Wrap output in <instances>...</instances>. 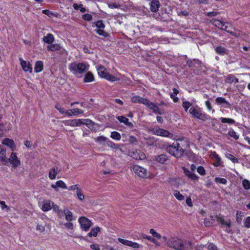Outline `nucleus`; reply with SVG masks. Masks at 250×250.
Returning <instances> with one entry per match:
<instances>
[{
	"instance_id": "obj_40",
	"label": "nucleus",
	"mask_w": 250,
	"mask_h": 250,
	"mask_svg": "<svg viewBox=\"0 0 250 250\" xmlns=\"http://www.w3.org/2000/svg\"><path fill=\"white\" fill-rule=\"evenodd\" d=\"M242 185L245 189L248 190L250 189V182L249 180L247 179L243 180L242 181Z\"/></svg>"
},
{
	"instance_id": "obj_56",
	"label": "nucleus",
	"mask_w": 250,
	"mask_h": 250,
	"mask_svg": "<svg viewBox=\"0 0 250 250\" xmlns=\"http://www.w3.org/2000/svg\"><path fill=\"white\" fill-rule=\"evenodd\" d=\"M36 229L38 231H39L40 233L43 232L44 231L45 228L44 226L38 224L37 225Z\"/></svg>"
},
{
	"instance_id": "obj_44",
	"label": "nucleus",
	"mask_w": 250,
	"mask_h": 250,
	"mask_svg": "<svg viewBox=\"0 0 250 250\" xmlns=\"http://www.w3.org/2000/svg\"><path fill=\"white\" fill-rule=\"evenodd\" d=\"M244 226L246 228H250V216L247 217L244 220Z\"/></svg>"
},
{
	"instance_id": "obj_55",
	"label": "nucleus",
	"mask_w": 250,
	"mask_h": 250,
	"mask_svg": "<svg viewBox=\"0 0 250 250\" xmlns=\"http://www.w3.org/2000/svg\"><path fill=\"white\" fill-rule=\"evenodd\" d=\"M92 18V16L89 14H85L83 15V19L87 21H91Z\"/></svg>"
},
{
	"instance_id": "obj_12",
	"label": "nucleus",
	"mask_w": 250,
	"mask_h": 250,
	"mask_svg": "<svg viewBox=\"0 0 250 250\" xmlns=\"http://www.w3.org/2000/svg\"><path fill=\"white\" fill-rule=\"evenodd\" d=\"M97 71L98 74L101 77L106 78L108 80H109V74L104 67L102 66L99 67L97 69Z\"/></svg>"
},
{
	"instance_id": "obj_6",
	"label": "nucleus",
	"mask_w": 250,
	"mask_h": 250,
	"mask_svg": "<svg viewBox=\"0 0 250 250\" xmlns=\"http://www.w3.org/2000/svg\"><path fill=\"white\" fill-rule=\"evenodd\" d=\"M216 221L222 226H226L227 228L226 231L228 233H229L231 231V221L229 219L225 220V219L221 216L216 215L215 217Z\"/></svg>"
},
{
	"instance_id": "obj_54",
	"label": "nucleus",
	"mask_w": 250,
	"mask_h": 250,
	"mask_svg": "<svg viewBox=\"0 0 250 250\" xmlns=\"http://www.w3.org/2000/svg\"><path fill=\"white\" fill-rule=\"evenodd\" d=\"M107 140V138L104 136H100L97 137L96 139V141L100 143H104Z\"/></svg>"
},
{
	"instance_id": "obj_52",
	"label": "nucleus",
	"mask_w": 250,
	"mask_h": 250,
	"mask_svg": "<svg viewBox=\"0 0 250 250\" xmlns=\"http://www.w3.org/2000/svg\"><path fill=\"white\" fill-rule=\"evenodd\" d=\"M118 240L121 243H122L125 245L129 246V243H130V241H129L127 240H125V239L120 238H119Z\"/></svg>"
},
{
	"instance_id": "obj_14",
	"label": "nucleus",
	"mask_w": 250,
	"mask_h": 250,
	"mask_svg": "<svg viewBox=\"0 0 250 250\" xmlns=\"http://www.w3.org/2000/svg\"><path fill=\"white\" fill-rule=\"evenodd\" d=\"M51 187L54 188L56 191L58 190V188H61L62 189H67V187L66 184L62 180L57 181L55 185L52 184Z\"/></svg>"
},
{
	"instance_id": "obj_27",
	"label": "nucleus",
	"mask_w": 250,
	"mask_h": 250,
	"mask_svg": "<svg viewBox=\"0 0 250 250\" xmlns=\"http://www.w3.org/2000/svg\"><path fill=\"white\" fill-rule=\"evenodd\" d=\"M94 80V75L90 72H88L85 75L83 81L85 83H89L93 81Z\"/></svg>"
},
{
	"instance_id": "obj_57",
	"label": "nucleus",
	"mask_w": 250,
	"mask_h": 250,
	"mask_svg": "<svg viewBox=\"0 0 250 250\" xmlns=\"http://www.w3.org/2000/svg\"><path fill=\"white\" fill-rule=\"evenodd\" d=\"M128 142L130 144H135L137 142V139L135 137L131 136L129 137Z\"/></svg>"
},
{
	"instance_id": "obj_22",
	"label": "nucleus",
	"mask_w": 250,
	"mask_h": 250,
	"mask_svg": "<svg viewBox=\"0 0 250 250\" xmlns=\"http://www.w3.org/2000/svg\"><path fill=\"white\" fill-rule=\"evenodd\" d=\"M214 48L216 52L220 55H224L227 53V49L223 46H214Z\"/></svg>"
},
{
	"instance_id": "obj_28",
	"label": "nucleus",
	"mask_w": 250,
	"mask_h": 250,
	"mask_svg": "<svg viewBox=\"0 0 250 250\" xmlns=\"http://www.w3.org/2000/svg\"><path fill=\"white\" fill-rule=\"evenodd\" d=\"M84 123L82 121V119H74L71 120L70 126H79Z\"/></svg>"
},
{
	"instance_id": "obj_43",
	"label": "nucleus",
	"mask_w": 250,
	"mask_h": 250,
	"mask_svg": "<svg viewBox=\"0 0 250 250\" xmlns=\"http://www.w3.org/2000/svg\"><path fill=\"white\" fill-rule=\"evenodd\" d=\"M122 146L123 145L115 144L114 143L110 142V147L117 149V150H119L120 151H122L120 147Z\"/></svg>"
},
{
	"instance_id": "obj_29",
	"label": "nucleus",
	"mask_w": 250,
	"mask_h": 250,
	"mask_svg": "<svg viewBox=\"0 0 250 250\" xmlns=\"http://www.w3.org/2000/svg\"><path fill=\"white\" fill-rule=\"evenodd\" d=\"M43 40L44 42L50 44L54 42V38L53 35L49 33L46 36L43 37Z\"/></svg>"
},
{
	"instance_id": "obj_32",
	"label": "nucleus",
	"mask_w": 250,
	"mask_h": 250,
	"mask_svg": "<svg viewBox=\"0 0 250 250\" xmlns=\"http://www.w3.org/2000/svg\"><path fill=\"white\" fill-rule=\"evenodd\" d=\"M128 155L136 160L141 159V157L139 156L138 152L136 150H129Z\"/></svg>"
},
{
	"instance_id": "obj_30",
	"label": "nucleus",
	"mask_w": 250,
	"mask_h": 250,
	"mask_svg": "<svg viewBox=\"0 0 250 250\" xmlns=\"http://www.w3.org/2000/svg\"><path fill=\"white\" fill-rule=\"evenodd\" d=\"M100 231L99 227L92 228L90 231L88 233V236L90 237L92 236L96 237L97 235L98 232Z\"/></svg>"
},
{
	"instance_id": "obj_3",
	"label": "nucleus",
	"mask_w": 250,
	"mask_h": 250,
	"mask_svg": "<svg viewBox=\"0 0 250 250\" xmlns=\"http://www.w3.org/2000/svg\"><path fill=\"white\" fill-rule=\"evenodd\" d=\"M189 113L194 117L197 119L205 121L208 119V116L205 113H203L200 109L197 106L196 107H191L189 110Z\"/></svg>"
},
{
	"instance_id": "obj_18",
	"label": "nucleus",
	"mask_w": 250,
	"mask_h": 250,
	"mask_svg": "<svg viewBox=\"0 0 250 250\" xmlns=\"http://www.w3.org/2000/svg\"><path fill=\"white\" fill-rule=\"evenodd\" d=\"M184 172L185 174L187 176L188 178L192 179V180H197L198 176L192 172H190L188 169L184 168Z\"/></svg>"
},
{
	"instance_id": "obj_23",
	"label": "nucleus",
	"mask_w": 250,
	"mask_h": 250,
	"mask_svg": "<svg viewBox=\"0 0 250 250\" xmlns=\"http://www.w3.org/2000/svg\"><path fill=\"white\" fill-rule=\"evenodd\" d=\"M53 206V203L51 201H47L44 203L42 207V209L44 211H47L52 208V207Z\"/></svg>"
},
{
	"instance_id": "obj_33",
	"label": "nucleus",
	"mask_w": 250,
	"mask_h": 250,
	"mask_svg": "<svg viewBox=\"0 0 250 250\" xmlns=\"http://www.w3.org/2000/svg\"><path fill=\"white\" fill-rule=\"evenodd\" d=\"M43 69V63L42 61H38L35 64V71L37 73L41 72Z\"/></svg>"
},
{
	"instance_id": "obj_51",
	"label": "nucleus",
	"mask_w": 250,
	"mask_h": 250,
	"mask_svg": "<svg viewBox=\"0 0 250 250\" xmlns=\"http://www.w3.org/2000/svg\"><path fill=\"white\" fill-rule=\"evenodd\" d=\"M197 172L201 175H205L206 174L204 168L200 166L197 168Z\"/></svg>"
},
{
	"instance_id": "obj_31",
	"label": "nucleus",
	"mask_w": 250,
	"mask_h": 250,
	"mask_svg": "<svg viewBox=\"0 0 250 250\" xmlns=\"http://www.w3.org/2000/svg\"><path fill=\"white\" fill-rule=\"evenodd\" d=\"M212 23L213 24H214L215 26L217 27L218 28H220V29L223 28V26H224L225 25V22L220 21L219 20L213 19L212 20Z\"/></svg>"
},
{
	"instance_id": "obj_19",
	"label": "nucleus",
	"mask_w": 250,
	"mask_h": 250,
	"mask_svg": "<svg viewBox=\"0 0 250 250\" xmlns=\"http://www.w3.org/2000/svg\"><path fill=\"white\" fill-rule=\"evenodd\" d=\"M160 4L158 0H152L150 5V10L151 11L156 12L158 10Z\"/></svg>"
},
{
	"instance_id": "obj_7",
	"label": "nucleus",
	"mask_w": 250,
	"mask_h": 250,
	"mask_svg": "<svg viewBox=\"0 0 250 250\" xmlns=\"http://www.w3.org/2000/svg\"><path fill=\"white\" fill-rule=\"evenodd\" d=\"M132 168L133 171L140 177L146 178L147 177V171L144 167L138 165H134Z\"/></svg>"
},
{
	"instance_id": "obj_9",
	"label": "nucleus",
	"mask_w": 250,
	"mask_h": 250,
	"mask_svg": "<svg viewBox=\"0 0 250 250\" xmlns=\"http://www.w3.org/2000/svg\"><path fill=\"white\" fill-rule=\"evenodd\" d=\"M8 161L12 164V167L16 168L21 165V162L18 159L15 153L12 152L11 154L10 158L8 159Z\"/></svg>"
},
{
	"instance_id": "obj_34",
	"label": "nucleus",
	"mask_w": 250,
	"mask_h": 250,
	"mask_svg": "<svg viewBox=\"0 0 250 250\" xmlns=\"http://www.w3.org/2000/svg\"><path fill=\"white\" fill-rule=\"evenodd\" d=\"M58 171L56 170L55 168H52L49 172V177L51 179H54L56 178V175L58 174Z\"/></svg>"
},
{
	"instance_id": "obj_37",
	"label": "nucleus",
	"mask_w": 250,
	"mask_h": 250,
	"mask_svg": "<svg viewBox=\"0 0 250 250\" xmlns=\"http://www.w3.org/2000/svg\"><path fill=\"white\" fill-rule=\"evenodd\" d=\"M173 194L174 196L180 201H182L184 199V196L177 190L174 191Z\"/></svg>"
},
{
	"instance_id": "obj_20",
	"label": "nucleus",
	"mask_w": 250,
	"mask_h": 250,
	"mask_svg": "<svg viewBox=\"0 0 250 250\" xmlns=\"http://www.w3.org/2000/svg\"><path fill=\"white\" fill-rule=\"evenodd\" d=\"M168 160V157L166 154H160L155 157V160L159 163L164 164Z\"/></svg>"
},
{
	"instance_id": "obj_64",
	"label": "nucleus",
	"mask_w": 250,
	"mask_h": 250,
	"mask_svg": "<svg viewBox=\"0 0 250 250\" xmlns=\"http://www.w3.org/2000/svg\"><path fill=\"white\" fill-rule=\"evenodd\" d=\"M208 248L209 250H218L217 247L213 244H209Z\"/></svg>"
},
{
	"instance_id": "obj_11",
	"label": "nucleus",
	"mask_w": 250,
	"mask_h": 250,
	"mask_svg": "<svg viewBox=\"0 0 250 250\" xmlns=\"http://www.w3.org/2000/svg\"><path fill=\"white\" fill-rule=\"evenodd\" d=\"M47 49L50 51H55L56 50H60L61 51L62 53H66V51L62 48L60 44H51L47 46Z\"/></svg>"
},
{
	"instance_id": "obj_2",
	"label": "nucleus",
	"mask_w": 250,
	"mask_h": 250,
	"mask_svg": "<svg viewBox=\"0 0 250 250\" xmlns=\"http://www.w3.org/2000/svg\"><path fill=\"white\" fill-rule=\"evenodd\" d=\"M180 142L181 143L176 141L172 145L168 146L166 148L167 151L176 158L181 157L183 155L185 149L183 148L182 141H180Z\"/></svg>"
},
{
	"instance_id": "obj_35",
	"label": "nucleus",
	"mask_w": 250,
	"mask_h": 250,
	"mask_svg": "<svg viewBox=\"0 0 250 250\" xmlns=\"http://www.w3.org/2000/svg\"><path fill=\"white\" fill-rule=\"evenodd\" d=\"M179 93V91L176 89H173V93L171 94L170 97L173 99V102L176 103L178 101L179 99L176 97V95Z\"/></svg>"
},
{
	"instance_id": "obj_5",
	"label": "nucleus",
	"mask_w": 250,
	"mask_h": 250,
	"mask_svg": "<svg viewBox=\"0 0 250 250\" xmlns=\"http://www.w3.org/2000/svg\"><path fill=\"white\" fill-rule=\"evenodd\" d=\"M78 221L81 228L86 231L88 230L92 225V222L89 219L83 216L80 217Z\"/></svg>"
},
{
	"instance_id": "obj_47",
	"label": "nucleus",
	"mask_w": 250,
	"mask_h": 250,
	"mask_svg": "<svg viewBox=\"0 0 250 250\" xmlns=\"http://www.w3.org/2000/svg\"><path fill=\"white\" fill-rule=\"evenodd\" d=\"M129 246L134 249H139L140 248L142 247V246L139 245V244L132 241H130Z\"/></svg>"
},
{
	"instance_id": "obj_39",
	"label": "nucleus",
	"mask_w": 250,
	"mask_h": 250,
	"mask_svg": "<svg viewBox=\"0 0 250 250\" xmlns=\"http://www.w3.org/2000/svg\"><path fill=\"white\" fill-rule=\"evenodd\" d=\"M76 194L79 200L83 201L84 200V196L83 194L82 190L81 188L78 189V190L76 191Z\"/></svg>"
},
{
	"instance_id": "obj_25",
	"label": "nucleus",
	"mask_w": 250,
	"mask_h": 250,
	"mask_svg": "<svg viewBox=\"0 0 250 250\" xmlns=\"http://www.w3.org/2000/svg\"><path fill=\"white\" fill-rule=\"evenodd\" d=\"M110 82H118L120 83L121 80V75L120 73H116L114 75L110 74Z\"/></svg>"
},
{
	"instance_id": "obj_8",
	"label": "nucleus",
	"mask_w": 250,
	"mask_h": 250,
	"mask_svg": "<svg viewBox=\"0 0 250 250\" xmlns=\"http://www.w3.org/2000/svg\"><path fill=\"white\" fill-rule=\"evenodd\" d=\"M150 131L152 134L163 137H168L170 135L169 131L162 128H153L150 129Z\"/></svg>"
},
{
	"instance_id": "obj_15",
	"label": "nucleus",
	"mask_w": 250,
	"mask_h": 250,
	"mask_svg": "<svg viewBox=\"0 0 250 250\" xmlns=\"http://www.w3.org/2000/svg\"><path fill=\"white\" fill-rule=\"evenodd\" d=\"M117 119L120 121V123H124L130 128H132L134 127V125L132 124V123L131 122H129L128 119L126 117L121 116H118Z\"/></svg>"
},
{
	"instance_id": "obj_48",
	"label": "nucleus",
	"mask_w": 250,
	"mask_h": 250,
	"mask_svg": "<svg viewBox=\"0 0 250 250\" xmlns=\"http://www.w3.org/2000/svg\"><path fill=\"white\" fill-rule=\"evenodd\" d=\"M191 104L187 101L184 102L182 104V106L183 108L185 109L186 111H187L188 109L189 108V107L191 106Z\"/></svg>"
},
{
	"instance_id": "obj_50",
	"label": "nucleus",
	"mask_w": 250,
	"mask_h": 250,
	"mask_svg": "<svg viewBox=\"0 0 250 250\" xmlns=\"http://www.w3.org/2000/svg\"><path fill=\"white\" fill-rule=\"evenodd\" d=\"M55 107L59 110V111L62 113V114H64L65 113V109L62 108V107H61L60 105L59 104H56L55 106Z\"/></svg>"
},
{
	"instance_id": "obj_36",
	"label": "nucleus",
	"mask_w": 250,
	"mask_h": 250,
	"mask_svg": "<svg viewBox=\"0 0 250 250\" xmlns=\"http://www.w3.org/2000/svg\"><path fill=\"white\" fill-rule=\"evenodd\" d=\"M73 7L75 10H78L80 9L81 12H85L86 11V9L85 8L83 7V5L82 4H80L79 5H78L76 3H74L73 5Z\"/></svg>"
},
{
	"instance_id": "obj_21",
	"label": "nucleus",
	"mask_w": 250,
	"mask_h": 250,
	"mask_svg": "<svg viewBox=\"0 0 250 250\" xmlns=\"http://www.w3.org/2000/svg\"><path fill=\"white\" fill-rule=\"evenodd\" d=\"M2 144L5 145L11 148L12 150H14L15 148V144L14 141L10 139L6 138L2 141Z\"/></svg>"
},
{
	"instance_id": "obj_49",
	"label": "nucleus",
	"mask_w": 250,
	"mask_h": 250,
	"mask_svg": "<svg viewBox=\"0 0 250 250\" xmlns=\"http://www.w3.org/2000/svg\"><path fill=\"white\" fill-rule=\"evenodd\" d=\"M73 115L76 116L78 114H83V110L80 109L79 108H74L72 109Z\"/></svg>"
},
{
	"instance_id": "obj_45",
	"label": "nucleus",
	"mask_w": 250,
	"mask_h": 250,
	"mask_svg": "<svg viewBox=\"0 0 250 250\" xmlns=\"http://www.w3.org/2000/svg\"><path fill=\"white\" fill-rule=\"evenodd\" d=\"M150 233L153 235V237H156L158 239H160L161 238V236L160 234L158 233L155 231V230L151 229H150Z\"/></svg>"
},
{
	"instance_id": "obj_16",
	"label": "nucleus",
	"mask_w": 250,
	"mask_h": 250,
	"mask_svg": "<svg viewBox=\"0 0 250 250\" xmlns=\"http://www.w3.org/2000/svg\"><path fill=\"white\" fill-rule=\"evenodd\" d=\"M188 65L189 67L191 68H198L201 66V62L196 59H193L192 61H189L187 62Z\"/></svg>"
},
{
	"instance_id": "obj_41",
	"label": "nucleus",
	"mask_w": 250,
	"mask_h": 250,
	"mask_svg": "<svg viewBox=\"0 0 250 250\" xmlns=\"http://www.w3.org/2000/svg\"><path fill=\"white\" fill-rule=\"evenodd\" d=\"M221 120L223 123L234 124L235 121L233 119L226 118H221Z\"/></svg>"
},
{
	"instance_id": "obj_10",
	"label": "nucleus",
	"mask_w": 250,
	"mask_h": 250,
	"mask_svg": "<svg viewBox=\"0 0 250 250\" xmlns=\"http://www.w3.org/2000/svg\"><path fill=\"white\" fill-rule=\"evenodd\" d=\"M21 64L22 66V68L24 71L29 72V73H32V68L31 64L28 62H26L22 60L21 58H20L19 59Z\"/></svg>"
},
{
	"instance_id": "obj_58",
	"label": "nucleus",
	"mask_w": 250,
	"mask_h": 250,
	"mask_svg": "<svg viewBox=\"0 0 250 250\" xmlns=\"http://www.w3.org/2000/svg\"><path fill=\"white\" fill-rule=\"evenodd\" d=\"M228 157L229 159L232 161L233 163H237L238 162V159L237 158H236L235 156H234L233 155L229 154L228 155Z\"/></svg>"
},
{
	"instance_id": "obj_1",
	"label": "nucleus",
	"mask_w": 250,
	"mask_h": 250,
	"mask_svg": "<svg viewBox=\"0 0 250 250\" xmlns=\"http://www.w3.org/2000/svg\"><path fill=\"white\" fill-rule=\"evenodd\" d=\"M167 246L175 250H191L193 249V245L190 241L177 237H171L168 239Z\"/></svg>"
},
{
	"instance_id": "obj_4",
	"label": "nucleus",
	"mask_w": 250,
	"mask_h": 250,
	"mask_svg": "<svg viewBox=\"0 0 250 250\" xmlns=\"http://www.w3.org/2000/svg\"><path fill=\"white\" fill-rule=\"evenodd\" d=\"M70 68L76 74H81L86 69V67L83 63H79L78 64L72 63L70 65Z\"/></svg>"
},
{
	"instance_id": "obj_61",
	"label": "nucleus",
	"mask_w": 250,
	"mask_h": 250,
	"mask_svg": "<svg viewBox=\"0 0 250 250\" xmlns=\"http://www.w3.org/2000/svg\"><path fill=\"white\" fill-rule=\"evenodd\" d=\"M80 188L79 187V185L78 184L71 186L69 187V188H68V189L70 190H76L77 191L78 190V189H80Z\"/></svg>"
},
{
	"instance_id": "obj_63",
	"label": "nucleus",
	"mask_w": 250,
	"mask_h": 250,
	"mask_svg": "<svg viewBox=\"0 0 250 250\" xmlns=\"http://www.w3.org/2000/svg\"><path fill=\"white\" fill-rule=\"evenodd\" d=\"M0 155L1 158H3L6 156V149L4 147L0 150Z\"/></svg>"
},
{
	"instance_id": "obj_60",
	"label": "nucleus",
	"mask_w": 250,
	"mask_h": 250,
	"mask_svg": "<svg viewBox=\"0 0 250 250\" xmlns=\"http://www.w3.org/2000/svg\"><path fill=\"white\" fill-rule=\"evenodd\" d=\"M229 135L230 136L233 137L234 139L237 140L239 138L238 136L236 134L235 132L232 131H229Z\"/></svg>"
},
{
	"instance_id": "obj_42",
	"label": "nucleus",
	"mask_w": 250,
	"mask_h": 250,
	"mask_svg": "<svg viewBox=\"0 0 250 250\" xmlns=\"http://www.w3.org/2000/svg\"><path fill=\"white\" fill-rule=\"evenodd\" d=\"M227 80L230 83H235L238 82V79L233 75H229L227 78Z\"/></svg>"
},
{
	"instance_id": "obj_53",
	"label": "nucleus",
	"mask_w": 250,
	"mask_h": 250,
	"mask_svg": "<svg viewBox=\"0 0 250 250\" xmlns=\"http://www.w3.org/2000/svg\"><path fill=\"white\" fill-rule=\"evenodd\" d=\"M95 25L99 28H104V25L102 21H98L95 22Z\"/></svg>"
},
{
	"instance_id": "obj_24",
	"label": "nucleus",
	"mask_w": 250,
	"mask_h": 250,
	"mask_svg": "<svg viewBox=\"0 0 250 250\" xmlns=\"http://www.w3.org/2000/svg\"><path fill=\"white\" fill-rule=\"evenodd\" d=\"M64 215L65 216L66 220L67 221L70 222L73 220V214L68 209L64 210Z\"/></svg>"
},
{
	"instance_id": "obj_59",
	"label": "nucleus",
	"mask_w": 250,
	"mask_h": 250,
	"mask_svg": "<svg viewBox=\"0 0 250 250\" xmlns=\"http://www.w3.org/2000/svg\"><path fill=\"white\" fill-rule=\"evenodd\" d=\"M96 32L97 34H98L100 35H102L104 36H106L107 35V34L101 28L96 29Z\"/></svg>"
},
{
	"instance_id": "obj_26",
	"label": "nucleus",
	"mask_w": 250,
	"mask_h": 250,
	"mask_svg": "<svg viewBox=\"0 0 250 250\" xmlns=\"http://www.w3.org/2000/svg\"><path fill=\"white\" fill-rule=\"evenodd\" d=\"M215 102L219 104H225L227 106H226L227 108H229L230 106V104L228 101H227L224 98L218 97L216 99Z\"/></svg>"
},
{
	"instance_id": "obj_46",
	"label": "nucleus",
	"mask_w": 250,
	"mask_h": 250,
	"mask_svg": "<svg viewBox=\"0 0 250 250\" xmlns=\"http://www.w3.org/2000/svg\"><path fill=\"white\" fill-rule=\"evenodd\" d=\"M215 181L217 183H220V184H224V185L226 184L227 183V180L226 179H225V178H219V177L216 178L215 179Z\"/></svg>"
},
{
	"instance_id": "obj_17",
	"label": "nucleus",
	"mask_w": 250,
	"mask_h": 250,
	"mask_svg": "<svg viewBox=\"0 0 250 250\" xmlns=\"http://www.w3.org/2000/svg\"><path fill=\"white\" fill-rule=\"evenodd\" d=\"M147 99L143 98L140 96H133L131 98V101L134 103H141L145 105V104H147Z\"/></svg>"
},
{
	"instance_id": "obj_38",
	"label": "nucleus",
	"mask_w": 250,
	"mask_h": 250,
	"mask_svg": "<svg viewBox=\"0 0 250 250\" xmlns=\"http://www.w3.org/2000/svg\"><path fill=\"white\" fill-rule=\"evenodd\" d=\"M110 137L116 140H120L121 138V136L120 133L116 131H113L111 132Z\"/></svg>"
},
{
	"instance_id": "obj_13",
	"label": "nucleus",
	"mask_w": 250,
	"mask_h": 250,
	"mask_svg": "<svg viewBox=\"0 0 250 250\" xmlns=\"http://www.w3.org/2000/svg\"><path fill=\"white\" fill-rule=\"evenodd\" d=\"M147 104H145L147 106L149 109L153 110V112L159 114H162L159 108L154 103L150 102L148 100H147Z\"/></svg>"
},
{
	"instance_id": "obj_62",
	"label": "nucleus",
	"mask_w": 250,
	"mask_h": 250,
	"mask_svg": "<svg viewBox=\"0 0 250 250\" xmlns=\"http://www.w3.org/2000/svg\"><path fill=\"white\" fill-rule=\"evenodd\" d=\"M65 227L69 229H73V224L72 223L69 222V223H66L64 224Z\"/></svg>"
}]
</instances>
